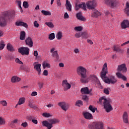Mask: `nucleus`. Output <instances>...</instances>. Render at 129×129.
<instances>
[{"label": "nucleus", "instance_id": "f257e3e1", "mask_svg": "<svg viewBox=\"0 0 129 129\" xmlns=\"http://www.w3.org/2000/svg\"><path fill=\"white\" fill-rule=\"evenodd\" d=\"M16 17V12L14 11H8L4 12L0 17V27H6L8 22L14 20Z\"/></svg>", "mask_w": 129, "mask_h": 129}, {"label": "nucleus", "instance_id": "f03ea898", "mask_svg": "<svg viewBox=\"0 0 129 129\" xmlns=\"http://www.w3.org/2000/svg\"><path fill=\"white\" fill-rule=\"evenodd\" d=\"M77 72L78 75L81 76L80 81L82 83H88L89 79L86 75V69L83 67H79L77 69Z\"/></svg>", "mask_w": 129, "mask_h": 129}, {"label": "nucleus", "instance_id": "7ed1b4c3", "mask_svg": "<svg viewBox=\"0 0 129 129\" xmlns=\"http://www.w3.org/2000/svg\"><path fill=\"white\" fill-rule=\"evenodd\" d=\"M99 102L101 104H103L104 108L105 109L106 112H110L112 110V106H111V103L112 101L109 99H106L105 97H102L99 99Z\"/></svg>", "mask_w": 129, "mask_h": 129}, {"label": "nucleus", "instance_id": "20e7f679", "mask_svg": "<svg viewBox=\"0 0 129 129\" xmlns=\"http://www.w3.org/2000/svg\"><path fill=\"white\" fill-rule=\"evenodd\" d=\"M49 121L47 120L42 121V126H45L47 129H51L53 126V124H56V123H58L59 121L57 119H50Z\"/></svg>", "mask_w": 129, "mask_h": 129}, {"label": "nucleus", "instance_id": "39448f33", "mask_svg": "<svg viewBox=\"0 0 129 129\" xmlns=\"http://www.w3.org/2000/svg\"><path fill=\"white\" fill-rule=\"evenodd\" d=\"M90 129H104L103 123L100 121L94 122L89 125Z\"/></svg>", "mask_w": 129, "mask_h": 129}, {"label": "nucleus", "instance_id": "423d86ee", "mask_svg": "<svg viewBox=\"0 0 129 129\" xmlns=\"http://www.w3.org/2000/svg\"><path fill=\"white\" fill-rule=\"evenodd\" d=\"M96 1L95 0H93L92 1H88L86 3V6L88 10H94L95 7H96Z\"/></svg>", "mask_w": 129, "mask_h": 129}, {"label": "nucleus", "instance_id": "0eeeda50", "mask_svg": "<svg viewBox=\"0 0 129 129\" xmlns=\"http://www.w3.org/2000/svg\"><path fill=\"white\" fill-rule=\"evenodd\" d=\"M29 47H21L18 49V52L21 55H29Z\"/></svg>", "mask_w": 129, "mask_h": 129}, {"label": "nucleus", "instance_id": "6e6552de", "mask_svg": "<svg viewBox=\"0 0 129 129\" xmlns=\"http://www.w3.org/2000/svg\"><path fill=\"white\" fill-rule=\"evenodd\" d=\"M58 106L61 107V109H62V110H64V111H67V110H68V109H69V107L70 106L69 104L65 102H59L58 103Z\"/></svg>", "mask_w": 129, "mask_h": 129}, {"label": "nucleus", "instance_id": "1a4fd4ad", "mask_svg": "<svg viewBox=\"0 0 129 129\" xmlns=\"http://www.w3.org/2000/svg\"><path fill=\"white\" fill-rule=\"evenodd\" d=\"M116 82H117V80L113 76H110L105 81L108 84H115Z\"/></svg>", "mask_w": 129, "mask_h": 129}, {"label": "nucleus", "instance_id": "9d476101", "mask_svg": "<svg viewBox=\"0 0 129 129\" xmlns=\"http://www.w3.org/2000/svg\"><path fill=\"white\" fill-rule=\"evenodd\" d=\"M62 86L63 87L64 91H67L68 89H70L71 88V85L68 83L67 80L62 81Z\"/></svg>", "mask_w": 129, "mask_h": 129}, {"label": "nucleus", "instance_id": "9b49d317", "mask_svg": "<svg viewBox=\"0 0 129 129\" xmlns=\"http://www.w3.org/2000/svg\"><path fill=\"white\" fill-rule=\"evenodd\" d=\"M25 42L26 45L27 46H28V47H30V48H32V47H33L34 43L33 42V39H32V38H31L30 37L26 38Z\"/></svg>", "mask_w": 129, "mask_h": 129}, {"label": "nucleus", "instance_id": "f8f14e48", "mask_svg": "<svg viewBox=\"0 0 129 129\" xmlns=\"http://www.w3.org/2000/svg\"><path fill=\"white\" fill-rule=\"evenodd\" d=\"M33 66L34 70H36V71L38 72V75H40V74H41V64L35 62L33 63Z\"/></svg>", "mask_w": 129, "mask_h": 129}, {"label": "nucleus", "instance_id": "ddd939ff", "mask_svg": "<svg viewBox=\"0 0 129 129\" xmlns=\"http://www.w3.org/2000/svg\"><path fill=\"white\" fill-rule=\"evenodd\" d=\"M127 69L126 67H125V64L123 63L120 66H118L117 71L118 72L122 71L123 73H125L126 72Z\"/></svg>", "mask_w": 129, "mask_h": 129}, {"label": "nucleus", "instance_id": "4468645a", "mask_svg": "<svg viewBox=\"0 0 129 129\" xmlns=\"http://www.w3.org/2000/svg\"><path fill=\"white\" fill-rule=\"evenodd\" d=\"M81 8L84 11H86V4H85V3H83L82 4L76 5L75 9L76 11H78Z\"/></svg>", "mask_w": 129, "mask_h": 129}, {"label": "nucleus", "instance_id": "2eb2a0df", "mask_svg": "<svg viewBox=\"0 0 129 129\" xmlns=\"http://www.w3.org/2000/svg\"><path fill=\"white\" fill-rule=\"evenodd\" d=\"M83 115L86 119H92L93 118L92 114L88 112H83Z\"/></svg>", "mask_w": 129, "mask_h": 129}, {"label": "nucleus", "instance_id": "dca6fc26", "mask_svg": "<svg viewBox=\"0 0 129 129\" xmlns=\"http://www.w3.org/2000/svg\"><path fill=\"white\" fill-rule=\"evenodd\" d=\"M122 119L124 123H128V115L127 112H124L122 115Z\"/></svg>", "mask_w": 129, "mask_h": 129}, {"label": "nucleus", "instance_id": "f3484780", "mask_svg": "<svg viewBox=\"0 0 129 129\" xmlns=\"http://www.w3.org/2000/svg\"><path fill=\"white\" fill-rule=\"evenodd\" d=\"M121 27L122 29H126L129 27V22L127 20H123V22L121 23Z\"/></svg>", "mask_w": 129, "mask_h": 129}, {"label": "nucleus", "instance_id": "a211bd4d", "mask_svg": "<svg viewBox=\"0 0 129 129\" xmlns=\"http://www.w3.org/2000/svg\"><path fill=\"white\" fill-rule=\"evenodd\" d=\"M106 74H107V71H102L101 72V78H102V80L105 82V80L108 78L106 77Z\"/></svg>", "mask_w": 129, "mask_h": 129}, {"label": "nucleus", "instance_id": "6ab92c4d", "mask_svg": "<svg viewBox=\"0 0 129 129\" xmlns=\"http://www.w3.org/2000/svg\"><path fill=\"white\" fill-rule=\"evenodd\" d=\"M92 90L88 89V88L85 87V88H83L81 90V92L82 93V94H89L90 92H91Z\"/></svg>", "mask_w": 129, "mask_h": 129}, {"label": "nucleus", "instance_id": "aec40b11", "mask_svg": "<svg viewBox=\"0 0 129 129\" xmlns=\"http://www.w3.org/2000/svg\"><path fill=\"white\" fill-rule=\"evenodd\" d=\"M15 25L18 27L21 26L22 27H24L25 28H28V24L24 22L19 21L16 22Z\"/></svg>", "mask_w": 129, "mask_h": 129}, {"label": "nucleus", "instance_id": "412c9836", "mask_svg": "<svg viewBox=\"0 0 129 129\" xmlns=\"http://www.w3.org/2000/svg\"><path fill=\"white\" fill-rule=\"evenodd\" d=\"M118 6V2L116 0H112L109 5L111 8H116Z\"/></svg>", "mask_w": 129, "mask_h": 129}, {"label": "nucleus", "instance_id": "4be33fe9", "mask_svg": "<svg viewBox=\"0 0 129 129\" xmlns=\"http://www.w3.org/2000/svg\"><path fill=\"white\" fill-rule=\"evenodd\" d=\"M113 50L115 52H118L119 53H123V50L120 49L119 46L117 45H115L113 46Z\"/></svg>", "mask_w": 129, "mask_h": 129}, {"label": "nucleus", "instance_id": "5701e85b", "mask_svg": "<svg viewBox=\"0 0 129 129\" xmlns=\"http://www.w3.org/2000/svg\"><path fill=\"white\" fill-rule=\"evenodd\" d=\"M116 75L117 78H118L119 79H122L124 81H125L126 80V77H125V76H123L120 73H119V72L117 73L116 74Z\"/></svg>", "mask_w": 129, "mask_h": 129}, {"label": "nucleus", "instance_id": "b1692460", "mask_svg": "<svg viewBox=\"0 0 129 129\" xmlns=\"http://www.w3.org/2000/svg\"><path fill=\"white\" fill-rule=\"evenodd\" d=\"M66 6L67 10H68L69 12H71V11H72V6L71 5V4H70V2H69V1H66Z\"/></svg>", "mask_w": 129, "mask_h": 129}, {"label": "nucleus", "instance_id": "393cba45", "mask_svg": "<svg viewBox=\"0 0 129 129\" xmlns=\"http://www.w3.org/2000/svg\"><path fill=\"white\" fill-rule=\"evenodd\" d=\"M76 17L78 20H80V21H82V22H84V21H85V18L81 15V13H80L77 14Z\"/></svg>", "mask_w": 129, "mask_h": 129}, {"label": "nucleus", "instance_id": "a878e982", "mask_svg": "<svg viewBox=\"0 0 129 129\" xmlns=\"http://www.w3.org/2000/svg\"><path fill=\"white\" fill-rule=\"evenodd\" d=\"M7 50H8V51H10V52H14L15 51H16V49H15V48H14V46H13V45H12V44H11V43H8L7 44Z\"/></svg>", "mask_w": 129, "mask_h": 129}, {"label": "nucleus", "instance_id": "bb28decb", "mask_svg": "<svg viewBox=\"0 0 129 129\" xmlns=\"http://www.w3.org/2000/svg\"><path fill=\"white\" fill-rule=\"evenodd\" d=\"M11 81L13 83H15L16 82H19L21 81V78H20L17 76H14L12 78Z\"/></svg>", "mask_w": 129, "mask_h": 129}, {"label": "nucleus", "instance_id": "cd10ccee", "mask_svg": "<svg viewBox=\"0 0 129 129\" xmlns=\"http://www.w3.org/2000/svg\"><path fill=\"white\" fill-rule=\"evenodd\" d=\"M100 13H99V12H98V11L96 10H94V12L93 13L92 15V17H93V18H97V17L100 16Z\"/></svg>", "mask_w": 129, "mask_h": 129}, {"label": "nucleus", "instance_id": "c85d7f7f", "mask_svg": "<svg viewBox=\"0 0 129 129\" xmlns=\"http://www.w3.org/2000/svg\"><path fill=\"white\" fill-rule=\"evenodd\" d=\"M20 39L21 40H26V32L25 31H21L20 32Z\"/></svg>", "mask_w": 129, "mask_h": 129}, {"label": "nucleus", "instance_id": "c756f323", "mask_svg": "<svg viewBox=\"0 0 129 129\" xmlns=\"http://www.w3.org/2000/svg\"><path fill=\"white\" fill-rule=\"evenodd\" d=\"M25 103V98L24 97L19 99L18 103L16 104L15 107H17L18 105H22Z\"/></svg>", "mask_w": 129, "mask_h": 129}, {"label": "nucleus", "instance_id": "7c9ffc66", "mask_svg": "<svg viewBox=\"0 0 129 129\" xmlns=\"http://www.w3.org/2000/svg\"><path fill=\"white\" fill-rule=\"evenodd\" d=\"M42 66H43V69H45L46 67H47V68H51V64L47 62V61H44L42 63Z\"/></svg>", "mask_w": 129, "mask_h": 129}, {"label": "nucleus", "instance_id": "2f4dec72", "mask_svg": "<svg viewBox=\"0 0 129 129\" xmlns=\"http://www.w3.org/2000/svg\"><path fill=\"white\" fill-rule=\"evenodd\" d=\"M52 57H53L54 58H56L57 60L59 59V55H58V51L57 50L54 51L52 52Z\"/></svg>", "mask_w": 129, "mask_h": 129}, {"label": "nucleus", "instance_id": "473e14b6", "mask_svg": "<svg viewBox=\"0 0 129 129\" xmlns=\"http://www.w3.org/2000/svg\"><path fill=\"white\" fill-rule=\"evenodd\" d=\"M76 106H78L79 107H80V106H82L83 105V102L81 100H77L75 104Z\"/></svg>", "mask_w": 129, "mask_h": 129}, {"label": "nucleus", "instance_id": "72a5a7b5", "mask_svg": "<svg viewBox=\"0 0 129 129\" xmlns=\"http://www.w3.org/2000/svg\"><path fill=\"white\" fill-rule=\"evenodd\" d=\"M55 37L58 40H61L62 39V32L61 31H59L56 35Z\"/></svg>", "mask_w": 129, "mask_h": 129}, {"label": "nucleus", "instance_id": "f704fd0d", "mask_svg": "<svg viewBox=\"0 0 129 129\" xmlns=\"http://www.w3.org/2000/svg\"><path fill=\"white\" fill-rule=\"evenodd\" d=\"M41 14L44 15V16H51V12L45 10H42Z\"/></svg>", "mask_w": 129, "mask_h": 129}, {"label": "nucleus", "instance_id": "c9c22d12", "mask_svg": "<svg viewBox=\"0 0 129 129\" xmlns=\"http://www.w3.org/2000/svg\"><path fill=\"white\" fill-rule=\"evenodd\" d=\"M45 24L46 26H47L51 29H53V28H54V24H53L51 22H45Z\"/></svg>", "mask_w": 129, "mask_h": 129}, {"label": "nucleus", "instance_id": "e433bc0d", "mask_svg": "<svg viewBox=\"0 0 129 129\" xmlns=\"http://www.w3.org/2000/svg\"><path fill=\"white\" fill-rule=\"evenodd\" d=\"M74 30L77 32H81L83 30V27L82 26H77L75 27Z\"/></svg>", "mask_w": 129, "mask_h": 129}, {"label": "nucleus", "instance_id": "4c0bfd02", "mask_svg": "<svg viewBox=\"0 0 129 129\" xmlns=\"http://www.w3.org/2000/svg\"><path fill=\"white\" fill-rule=\"evenodd\" d=\"M82 37L83 39H87V38L89 37V35H88V33H87V32H83Z\"/></svg>", "mask_w": 129, "mask_h": 129}, {"label": "nucleus", "instance_id": "58836bf2", "mask_svg": "<svg viewBox=\"0 0 129 129\" xmlns=\"http://www.w3.org/2000/svg\"><path fill=\"white\" fill-rule=\"evenodd\" d=\"M90 79L93 81H97V80H98L97 77L95 75L90 76Z\"/></svg>", "mask_w": 129, "mask_h": 129}, {"label": "nucleus", "instance_id": "ea45409f", "mask_svg": "<svg viewBox=\"0 0 129 129\" xmlns=\"http://www.w3.org/2000/svg\"><path fill=\"white\" fill-rule=\"evenodd\" d=\"M110 91V88H107L104 89V93L105 94H106L107 95H108L109 94V91Z\"/></svg>", "mask_w": 129, "mask_h": 129}, {"label": "nucleus", "instance_id": "a19ab883", "mask_svg": "<svg viewBox=\"0 0 129 129\" xmlns=\"http://www.w3.org/2000/svg\"><path fill=\"white\" fill-rule=\"evenodd\" d=\"M48 39L49 40H54V39H55V33H51L49 35Z\"/></svg>", "mask_w": 129, "mask_h": 129}, {"label": "nucleus", "instance_id": "79ce46f5", "mask_svg": "<svg viewBox=\"0 0 129 129\" xmlns=\"http://www.w3.org/2000/svg\"><path fill=\"white\" fill-rule=\"evenodd\" d=\"M83 34V32H78L75 34V36L76 37V38H80V37H82Z\"/></svg>", "mask_w": 129, "mask_h": 129}, {"label": "nucleus", "instance_id": "37998d69", "mask_svg": "<svg viewBox=\"0 0 129 129\" xmlns=\"http://www.w3.org/2000/svg\"><path fill=\"white\" fill-rule=\"evenodd\" d=\"M5 46H6V44H5L4 41H1L0 43V50H3L5 48Z\"/></svg>", "mask_w": 129, "mask_h": 129}, {"label": "nucleus", "instance_id": "c03bdc74", "mask_svg": "<svg viewBox=\"0 0 129 129\" xmlns=\"http://www.w3.org/2000/svg\"><path fill=\"white\" fill-rule=\"evenodd\" d=\"M126 12L127 14V16H129V3L128 2H126Z\"/></svg>", "mask_w": 129, "mask_h": 129}, {"label": "nucleus", "instance_id": "a18cd8bd", "mask_svg": "<svg viewBox=\"0 0 129 129\" xmlns=\"http://www.w3.org/2000/svg\"><path fill=\"white\" fill-rule=\"evenodd\" d=\"M0 104H2L3 106H7L8 105V103L6 100H2L0 101Z\"/></svg>", "mask_w": 129, "mask_h": 129}, {"label": "nucleus", "instance_id": "49530a36", "mask_svg": "<svg viewBox=\"0 0 129 129\" xmlns=\"http://www.w3.org/2000/svg\"><path fill=\"white\" fill-rule=\"evenodd\" d=\"M23 6L25 9H28L29 8V3L27 1H25L23 2Z\"/></svg>", "mask_w": 129, "mask_h": 129}, {"label": "nucleus", "instance_id": "de8ad7c7", "mask_svg": "<svg viewBox=\"0 0 129 129\" xmlns=\"http://www.w3.org/2000/svg\"><path fill=\"white\" fill-rule=\"evenodd\" d=\"M42 115L44 117H50V116H52V115H51V114H50V113H47V112L43 113L42 114Z\"/></svg>", "mask_w": 129, "mask_h": 129}, {"label": "nucleus", "instance_id": "09e8293b", "mask_svg": "<svg viewBox=\"0 0 129 129\" xmlns=\"http://www.w3.org/2000/svg\"><path fill=\"white\" fill-rule=\"evenodd\" d=\"M89 109L92 111V112H95V108L92 105L89 106Z\"/></svg>", "mask_w": 129, "mask_h": 129}, {"label": "nucleus", "instance_id": "8fccbe9b", "mask_svg": "<svg viewBox=\"0 0 129 129\" xmlns=\"http://www.w3.org/2000/svg\"><path fill=\"white\" fill-rule=\"evenodd\" d=\"M5 123H6L5 119L3 118V117H0V125H3V124H5Z\"/></svg>", "mask_w": 129, "mask_h": 129}, {"label": "nucleus", "instance_id": "3c124183", "mask_svg": "<svg viewBox=\"0 0 129 129\" xmlns=\"http://www.w3.org/2000/svg\"><path fill=\"white\" fill-rule=\"evenodd\" d=\"M102 71H107V63H105L104 64V65L103 66Z\"/></svg>", "mask_w": 129, "mask_h": 129}, {"label": "nucleus", "instance_id": "603ef678", "mask_svg": "<svg viewBox=\"0 0 129 129\" xmlns=\"http://www.w3.org/2000/svg\"><path fill=\"white\" fill-rule=\"evenodd\" d=\"M16 3L17 5H18V7H19L20 9L22 10V6H21V5H22V2H21V1H17Z\"/></svg>", "mask_w": 129, "mask_h": 129}, {"label": "nucleus", "instance_id": "864d4df0", "mask_svg": "<svg viewBox=\"0 0 129 129\" xmlns=\"http://www.w3.org/2000/svg\"><path fill=\"white\" fill-rule=\"evenodd\" d=\"M38 85L39 86V88L40 89H42V88H43V86H44V83L39 82L38 83Z\"/></svg>", "mask_w": 129, "mask_h": 129}, {"label": "nucleus", "instance_id": "5fc2aeb1", "mask_svg": "<svg viewBox=\"0 0 129 129\" xmlns=\"http://www.w3.org/2000/svg\"><path fill=\"white\" fill-rule=\"evenodd\" d=\"M112 0H104L105 4H106L107 6H109Z\"/></svg>", "mask_w": 129, "mask_h": 129}, {"label": "nucleus", "instance_id": "6e6d98bb", "mask_svg": "<svg viewBox=\"0 0 129 129\" xmlns=\"http://www.w3.org/2000/svg\"><path fill=\"white\" fill-rule=\"evenodd\" d=\"M82 99L85 100V101H88V96L87 95H84L82 97Z\"/></svg>", "mask_w": 129, "mask_h": 129}, {"label": "nucleus", "instance_id": "4d7b16f0", "mask_svg": "<svg viewBox=\"0 0 129 129\" xmlns=\"http://www.w3.org/2000/svg\"><path fill=\"white\" fill-rule=\"evenodd\" d=\"M15 62L18 64H23V63L18 58H16Z\"/></svg>", "mask_w": 129, "mask_h": 129}, {"label": "nucleus", "instance_id": "13d9d810", "mask_svg": "<svg viewBox=\"0 0 129 129\" xmlns=\"http://www.w3.org/2000/svg\"><path fill=\"white\" fill-rule=\"evenodd\" d=\"M33 25L35 28H39V23H38V21H35L34 22Z\"/></svg>", "mask_w": 129, "mask_h": 129}, {"label": "nucleus", "instance_id": "bf43d9fd", "mask_svg": "<svg viewBox=\"0 0 129 129\" xmlns=\"http://www.w3.org/2000/svg\"><path fill=\"white\" fill-rule=\"evenodd\" d=\"M22 126L23 127H27L28 126V123L27 122H24L21 124Z\"/></svg>", "mask_w": 129, "mask_h": 129}, {"label": "nucleus", "instance_id": "052dcab7", "mask_svg": "<svg viewBox=\"0 0 129 129\" xmlns=\"http://www.w3.org/2000/svg\"><path fill=\"white\" fill-rule=\"evenodd\" d=\"M64 19H69V15H68V13H67V12L64 13Z\"/></svg>", "mask_w": 129, "mask_h": 129}, {"label": "nucleus", "instance_id": "680f3d73", "mask_svg": "<svg viewBox=\"0 0 129 129\" xmlns=\"http://www.w3.org/2000/svg\"><path fill=\"white\" fill-rule=\"evenodd\" d=\"M43 75H44V76H48V71L46 70H45L43 71Z\"/></svg>", "mask_w": 129, "mask_h": 129}, {"label": "nucleus", "instance_id": "e2e57ef3", "mask_svg": "<svg viewBox=\"0 0 129 129\" xmlns=\"http://www.w3.org/2000/svg\"><path fill=\"white\" fill-rule=\"evenodd\" d=\"M33 55L35 56V57H38V55H39V53H38V51L35 50L33 52Z\"/></svg>", "mask_w": 129, "mask_h": 129}, {"label": "nucleus", "instance_id": "0e129e2a", "mask_svg": "<svg viewBox=\"0 0 129 129\" xmlns=\"http://www.w3.org/2000/svg\"><path fill=\"white\" fill-rule=\"evenodd\" d=\"M36 95H38V93L36 91L32 92L31 93V96H36Z\"/></svg>", "mask_w": 129, "mask_h": 129}, {"label": "nucleus", "instance_id": "69168bd1", "mask_svg": "<svg viewBox=\"0 0 129 129\" xmlns=\"http://www.w3.org/2000/svg\"><path fill=\"white\" fill-rule=\"evenodd\" d=\"M32 121L35 124H37L38 123V120L37 119H32Z\"/></svg>", "mask_w": 129, "mask_h": 129}, {"label": "nucleus", "instance_id": "338daca9", "mask_svg": "<svg viewBox=\"0 0 129 129\" xmlns=\"http://www.w3.org/2000/svg\"><path fill=\"white\" fill-rule=\"evenodd\" d=\"M29 106H30L31 108H34V105H33V103L31 102H29Z\"/></svg>", "mask_w": 129, "mask_h": 129}, {"label": "nucleus", "instance_id": "774afa93", "mask_svg": "<svg viewBox=\"0 0 129 129\" xmlns=\"http://www.w3.org/2000/svg\"><path fill=\"white\" fill-rule=\"evenodd\" d=\"M46 106L47 107H48V108H50V107H53L54 104L49 103L48 105H46Z\"/></svg>", "mask_w": 129, "mask_h": 129}]
</instances>
